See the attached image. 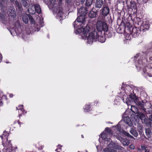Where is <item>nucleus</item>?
Listing matches in <instances>:
<instances>
[{"label": "nucleus", "mask_w": 152, "mask_h": 152, "mask_svg": "<svg viewBox=\"0 0 152 152\" xmlns=\"http://www.w3.org/2000/svg\"><path fill=\"white\" fill-rule=\"evenodd\" d=\"M129 96V97L127 98L125 101L126 103L128 105H131V102H134L139 108L142 109L145 111V110L144 107V103L134 93L133 94L131 93Z\"/></svg>", "instance_id": "nucleus-1"}, {"label": "nucleus", "mask_w": 152, "mask_h": 152, "mask_svg": "<svg viewBox=\"0 0 152 152\" xmlns=\"http://www.w3.org/2000/svg\"><path fill=\"white\" fill-rule=\"evenodd\" d=\"M92 23L88 22L86 25L85 28H84L83 31L84 37L86 38H94L95 33H96L95 31H93L90 32V30L92 27Z\"/></svg>", "instance_id": "nucleus-2"}, {"label": "nucleus", "mask_w": 152, "mask_h": 152, "mask_svg": "<svg viewBox=\"0 0 152 152\" xmlns=\"http://www.w3.org/2000/svg\"><path fill=\"white\" fill-rule=\"evenodd\" d=\"M96 28L99 31H103L107 32L108 30V26L107 23L104 21L98 20L96 24Z\"/></svg>", "instance_id": "nucleus-3"}, {"label": "nucleus", "mask_w": 152, "mask_h": 152, "mask_svg": "<svg viewBox=\"0 0 152 152\" xmlns=\"http://www.w3.org/2000/svg\"><path fill=\"white\" fill-rule=\"evenodd\" d=\"M124 122L130 126H131L133 125L131 121L130 118L128 116L124 117L123 118V120H121L120 121L117 125L118 127V130L119 131H120L121 130V127L120 126L121 124Z\"/></svg>", "instance_id": "nucleus-4"}, {"label": "nucleus", "mask_w": 152, "mask_h": 152, "mask_svg": "<svg viewBox=\"0 0 152 152\" xmlns=\"http://www.w3.org/2000/svg\"><path fill=\"white\" fill-rule=\"evenodd\" d=\"M121 26H122V27H123L124 29H126L129 31H131L132 28V26L130 23L129 22L125 23L123 21L121 22L120 26V27L118 28V30H121Z\"/></svg>", "instance_id": "nucleus-5"}, {"label": "nucleus", "mask_w": 152, "mask_h": 152, "mask_svg": "<svg viewBox=\"0 0 152 152\" xmlns=\"http://www.w3.org/2000/svg\"><path fill=\"white\" fill-rule=\"evenodd\" d=\"M140 31V29L135 26L132 28L131 31H129L130 35H131L133 37L135 38L137 37Z\"/></svg>", "instance_id": "nucleus-6"}, {"label": "nucleus", "mask_w": 152, "mask_h": 152, "mask_svg": "<svg viewBox=\"0 0 152 152\" xmlns=\"http://www.w3.org/2000/svg\"><path fill=\"white\" fill-rule=\"evenodd\" d=\"M76 23L77 22L76 20H75L73 23L74 28L76 29L75 31V33L77 34H78L80 35H81L82 34L83 35V32L84 28H81V27H79L80 26L79 25H77Z\"/></svg>", "instance_id": "nucleus-7"}, {"label": "nucleus", "mask_w": 152, "mask_h": 152, "mask_svg": "<svg viewBox=\"0 0 152 152\" xmlns=\"http://www.w3.org/2000/svg\"><path fill=\"white\" fill-rule=\"evenodd\" d=\"M77 15H81L84 16L87 14L88 12V8L87 7H81L79 8H77Z\"/></svg>", "instance_id": "nucleus-8"}, {"label": "nucleus", "mask_w": 152, "mask_h": 152, "mask_svg": "<svg viewBox=\"0 0 152 152\" xmlns=\"http://www.w3.org/2000/svg\"><path fill=\"white\" fill-rule=\"evenodd\" d=\"M78 15V17L77 18L76 22L79 23V25L82 26L83 27V25H84L86 22L85 16L81 15Z\"/></svg>", "instance_id": "nucleus-9"}, {"label": "nucleus", "mask_w": 152, "mask_h": 152, "mask_svg": "<svg viewBox=\"0 0 152 152\" xmlns=\"http://www.w3.org/2000/svg\"><path fill=\"white\" fill-rule=\"evenodd\" d=\"M101 10V15L104 18L109 14L110 11L109 8L106 6H103Z\"/></svg>", "instance_id": "nucleus-10"}, {"label": "nucleus", "mask_w": 152, "mask_h": 152, "mask_svg": "<svg viewBox=\"0 0 152 152\" xmlns=\"http://www.w3.org/2000/svg\"><path fill=\"white\" fill-rule=\"evenodd\" d=\"M9 15L12 18H14L16 16V12L15 9L12 6L9 7L8 9Z\"/></svg>", "instance_id": "nucleus-11"}, {"label": "nucleus", "mask_w": 152, "mask_h": 152, "mask_svg": "<svg viewBox=\"0 0 152 152\" xmlns=\"http://www.w3.org/2000/svg\"><path fill=\"white\" fill-rule=\"evenodd\" d=\"M87 39V43L89 44H92L94 41H98V42L101 43L104 42L106 40V39Z\"/></svg>", "instance_id": "nucleus-12"}, {"label": "nucleus", "mask_w": 152, "mask_h": 152, "mask_svg": "<svg viewBox=\"0 0 152 152\" xmlns=\"http://www.w3.org/2000/svg\"><path fill=\"white\" fill-rule=\"evenodd\" d=\"M34 7L35 11L33 10L32 12H30L31 11V10H28L29 11V12L31 13L32 14H34L35 13V11H36L38 14H40L41 13V10L40 5L39 4H35L34 5Z\"/></svg>", "instance_id": "nucleus-13"}, {"label": "nucleus", "mask_w": 152, "mask_h": 152, "mask_svg": "<svg viewBox=\"0 0 152 152\" xmlns=\"http://www.w3.org/2000/svg\"><path fill=\"white\" fill-rule=\"evenodd\" d=\"M103 1L102 0H96L95 3V7L97 10L101 8L103 5Z\"/></svg>", "instance_id": "nucleus-14"}, {"label": "nucleus", "mask_w": 152, "mask_h": 152, "mask_svg": "<svg viewBox=\"0 0 152 152\" xmlns=\"http://www.w3.org/2000/svg\"><path fill=\"white\" fill-rule=\"evenodd\" d=\"M143 126L139 124L138 125L137 128L138 132H139L141 136H142V137H144L145 138L147 139V138L145 136L144 134V132L143 130Z\"/></svg>", "instance_id": "nucleus-15"}, {"label": "nucleus", "mask_w": 152, "mask_h": 152, "mask_svg": "<svg viewBox=\"0 0 152 152\" xmlns=\"http://www.w3.org/2000/svg\"><path fill=\"white\" fill-rule=\"evenodd\" d=\"M8 0H0V8L3 11L6 5H7Z\"/></svg>", "instance_id": "nucleus-16"}, {"label": "nucleus", "mask_w": 152, "mask_h": 152, "mask_svg": "<svg viewBox=\"0 0 152 152\" xmlns=\"http://www.w3.org/2000/svg\"><path fill=\"white\" fill-rule=\"evenodd\" d=\"M97 12L98 11L96 10L95 11L93 10L91 11L88 14V17L91 18H95L97 15Z\"/></svg>", "instance_id": "nucleus-17"}, {"label": "nucleus", "mask_w": 152, "mask_h": 152, "mask_svg": "<svg viewBox=\"0 0 152 152\" xmlns=\"http://www.w3.org/2000/svg\"><path fill=\"white\" fill-rule=\"evenodd\" d=\"M13 4L15 3V5L17 9H18L19 11H21L22 10V5L17 0H15Z\"/></svg>", "instance_id": "nucleus-18"}, {"label": "nucleus", "mask_w": 152, "mask_h": 152, "mask_svg": "<svg viewBox=\"0 0 152 152\" xmlns=\"http://www.w3.org/2000/svg\"><path fill=\"white\" fill-rule=\"evenodd\" d=\"M149 24L148 23L144 22L142 23L140 27V28L142 29L143 30H146L149 29Z\"/></svg>", "instance_id": "nucleus-19"}, {"label": "nucleus", "mask_w": 152, "mask_h": 152, "mask_svg": "<svg viewBox=\"0 0 152 152\" xmlns=\"http://www.w3.org/2000/svg\"><path fill=\"white\" fill-rule=\"evenodd\" d=\"M129 132L131 134L135 137H137L138 135V133L136 131L135 128L134 127H132L131 128Z\"/></svg>", "instance_id": "nucleus-20"}, {"label": "nucleus", "mask_w": 152, "mask_h": 152, "mask_svg": "<svg viewBox=\"0 0 152 152\" xmlns=\"http://www.w3.org/2000/svg\"><path fill=\"white\" fill-rule=\"evenodd\" d=\"M144 123L149 127H151L152 122L149 118H144L143 119Z\"/></svg>", "instance_id": "nucleus-21"}, {"label": "nucleus", "mask_w": 152, "mask_h": 152, "mask_svg": "<svg viewBox=\"0 0 152 152\" xmlns=\"http://www.w3.org/2000/svg\"><path fill=\"white\" fill-rule=\"evenodd\" d=\"M94 2V0H86L85 3L86 7H90L93 3Z\"/></svg>", "instance_id": "nucleus-22"}, {"label": "nucleus", "mask_w": 152, "mask_h": 152, "mask_svg": "<svg viewBox=\"0 0 152 152\" xmlns=\"http://www.w3.org/2000/svg\"><path fill=\"white\" fill-rule=\"evenodd\" d=\"M145 133L146 135L148 138H150L151 137V135H152V133L151 129L150 128H145Z\"/></svg>", "instance_id": "nucleus-23"}, {"label": "nucleus", "mask_w": 152, "mask_h": 152, "mask_svg": "<svg viewBox=\"0 0 152 152\" xmlns=\"http://www.w3.org/2000/svg\"><path fill=\"white\" fill-rule=\"evenodd\" d=\"M137 114V116L141 120H142L145 118V115L142 112L138 111Z\"/></svg>", "instance_id": "nucleus-24"}, {"label": "nucleus", "mask_w": 152, "mask_h": 152, "mask_svg": "<svg viewBox=\"0 0 152 152\" xmlns=\"http://www.w3.org/2000/svg\"><path fill=\"white\" fill-rule=\"evenodd\" d=\"M121 142L124 145H128L129 143V140L126 139H122Z\"/></svg>", "instance_id": "nucleus-25"}, {"label": "nucleus", "mask_w": 152, "mask_h": 152, "mask_svg": "<svg viewBox=\"0 0 152 152\" xmlns=\"http://www.w3.org/2000/svg\"><path fill=\"white\" fill-rule=\"evenodd\" d=\"M131 110L134 113L137 114L139 111L138 109L134 106H132L131 109Z\"/></svg>", "instance_id": "nucleus-26"}, {"label": "nucleus", "mask_w": 152, "mask_h": 152, "mask_svg": "<svg viewBox=\"0 0 152 152\" xmlns=\"http://www.w3.org/2000/svg\"><path fill=\"white\" fill-rule=\"evenodd\" d=\"M130 8L132 9H136L137 8V5L135 1H132L130 2Z\"/></svg>", "instance_id": "nucleus-27"}, {"label": "nucleus", "mask_w": 152, "mask_h": 152, "mask_svg": "<svg viewBox=\"0 0 152 152\" xmlns=\"http://www.w3.org/2000/svg\"><path fill=\"white\" fill-rule=\"evenodd\" d=\"M15 31L17 34H20L22 32V30L20 28V26L19 25L18 27H15Z\"/></svg>", "instance_id": "nucleus-28"}, {"label": "nucleus", "mask_w": 152, "mask_h": 152, "mask_svg": "<svg viewBox=\"0 0 152 152\" xmlns=\"http://www.w3.org/2000/svg\"><path fill=\"white\" fill-rule=\"evenodd\" d=\"M123 133L124 135L129 137L131 138H134L129 133L125 131H123Z\"/></svg>", "instance_id": "nucleus-29"}, {"label": "nucleus", "mask_w": 152, "mask_h": 152, "mask_svg": "<svg viewBox=\"0 0 152 152\" xmlns=\"http://www.w3.org/2000/svg\"><path fill=\"white\" fill-rule=\"evenodd\" d=\"M30 22L32 24H34L35 21L31 15H27Z\"/></svg>", "instance_id": "nucleus-30"}, {"label": "nucleus", "mask_w": 152, "mask_h": 152, "mask_svg": "<svg viewBox=\"0 0 152 152\" xmlns=\"http://www.w3.org/2000/svg\"><path fill=\"white\" fill-rule=\"evenodd\" d=\"M23 21L25 23H27L28 22V17L27 15L23 16L22 18Z\"/></svg>", "instance_id": "nucleus-31"}, {"label": "nucleus", "mask_w": 152, "mask_h": 152, "mask_svg": "<svg viewBox=\"0 0 152 152\" xmlns=\"http://www.w3.org/2000/svg\"><path fill=\"white\" fill-rule=\"evenodd\" d=\"M144 108L145 109V111H144L143 109H141L142 110H143L144 111L146 112V113L148 114H152V108H150L148 109L146 111V109L145 108Z\"/></svg>", "instance_id": "nucleus-32"}, {"label": "nucleus", "mask_w": 152, "mask_h": 152, "mask_svg": "<svg viewBox=\"0 0 152 152\" xmlns=\"http://www.w3.org/2000/svg\"><path fill=\"white\" fill-rule=\"evenodd\" d=\"M63 14L64 13L63 12L62 10L61 9H59L58 13V16H59L60 17H61L63 15Z\"/></svg>", "instance_id": "nucleus-33"}, {"label": "nucleus", "mask_w": 152, "mask_h": 152, "mask_svg": "<svg viewBox=\"0 0 152 152\" xmlns=\"http://www.w3.org/2000/svg\"><path fill=\"white\" fill-rule=\"evenodd\" d=\"M101 137L103 140H106V139L107 138V134L105 133H102Z\"/></svg>", "instance_id": "nucleus-34"}, {"label": "nucleus", "mask_w": 152, "mask_h": 152, "mask_svg": "<svg viewBox=\"0 0 152 152\" xmlns=\"http://www.w3.org/2000/svg\"><path fill=\"white\" fill-rule=\"evenodd\" d=\"M113 149L110 148H106L103 149V151L104 152H111Z\"/></svg>", "instance_id": "nucleus-35"}, {"label": "nucleus", "mask_w": 152, "mask_h": 152, "mask_svg": "<svg viewBox=\"0 0 152 152\" xmlns=\"http://www.w3.org/2000/svg\"><path fill=\"white\" fill-rule=\"evenodd\" d=\"M5 19V16L3 14L0 12V20H4Z\"/></svg>", "instance_id": "nucleus-36"}, {"label": "nucleus", "mask_w": 152, "mask_h": 152, "mask_svg": "<svg viewBox=\"0 0 152 152\" xmlns=\"http://www.w3.org/2000/svg\"><path fill=\"white\" fill-rule=\"evenodd\" d=\"M105 131L108 134H112L111 130L108 127H106L105 129Z\"/></svg>", "instance_id": "nucleus-37"}, {"label": "nucleus", "mask_w": 152, "mask_h": 152, "mask_svg": "<svg viewBox=\"0 0 152 152\" xmlns=\"http://www.w3.org/2000/svg\"><path fill=\"white\" fill-rule=\"evenodd\" d=\"M90 105H87L86 106V107L85 108V110H87L88 111H90Z\"/></svg>", "instance_id": "nucleus-38"}, {"label": "nucleus", "mask_w": 152, "mask_h": 152, "mask_svg": "<svg viewBox=\"0 0 152 152\" xmlns=\"http://www.w3.org/2000/svg\"><path fill=\"white\" fill-rule=\"evenodd\" d=\"M142 62L141 61H138V63L139 64L138 65L139 68V69H140L143 66V64H140Z\"/></svg>", "instance_id": "nucleus-39"}, {"label": "nucleus", "mask_w": 152, "mask_h": 152, "mask_svg": "<svg viewBox=\"0 0 152 152\" xmlns=\"http://www.w3.org/2000/svg\"><path fill=\"white\" fill-rule=\"evenodd\" d=\"M148 54L150 56L149 58V60L151 61H152V52H149Z\"/></svg>", "instance_id": "nucleus-40"}, {"label": "nucleus", "mask_w": 152, "mask_h": 152, "mask_svg": "<svg viewBox=\"0 0 152 152\" xmlns=\"http://www.w3.org/2000/svg\"><path fill=\"white\" fill-rule=\"evenodd\" d=\"M114 145L113 143L112 142L110 143L109 145V146L111 148H114Z\"/></svg>", "instance_id": "nucleus-41"}, {"label": "nucleus", "mask_w": 152, "mask_h": 152, "mask_svg": "<svg viewBox=\"0 0 152 152\" xmlns=\"http://www.w3.org/2000/svg\"><path fill=\"white\" fill-rule=\"evenodd\" d=\"M23 105H20L18 106V107L19 108L18 110H20L22 111V110H23Z\"/></svg>", "instance_id": "nucleus-42"}, {"label": "nucleus", "mask_w": 152, "mask_h": 152, "mask_svg": "<svg viewBox=\"0 0 152 152\" xmlns=\"http://www.w3.org/2000/svg\"><path fill=\"white\" fill-rule=\"evenodd\" d=\"M129 148L130 149H133L134 148V145L131 144L130 145Z\"/></svg>", "instance_id": "nucleus-43"}, {"label": "nucleus", "mask_w": 152, "mask_h": 152, "mask_svg": "<svg viewBox=\"0 0 152 152\" xmlns=\"http://www.w3.org/2000/svg\"><path fill=\"white\" fill-rule=\"evenodd\" d=\"M149 118L151 121H152V114L149 116Z\"/></svg>", "instance_id": "nucleus-44"}, {"label": "nucleus", "mask_w": 152, "mask_h": 152, "mask_svg": "<svg viewBox=\"0 0 152 152\" xmlns=\"http://www.w3.org/2000/svg\"><path fill=\"white\" fill-rule=\"evenodd\" d=\"M52 4V2L51 1V3H50V5H52L51 6V7H52V9H53L54 8V5H53V4Z\"/></svg>", "instance_id": "nucleus-45"}, {"label": "nucleus", "mask_w": 152, "mask_h": 152, "mask_svg": "<svg viewBox=\"0 0 152 152\" xmlns=\"http://www.w3.org/2000/svg\"><path fill=\"white\" fill-rule=\"evenodd\" d=\"M141 148L142 149V150H145L146 149V148L144 147V146H141Z\"/></svg>", "instance_id": "nucleus-46"}, {"label": "nucleus", "mask_w": 152, "mask_h": 152, "mask_svg": "<svg viewBox=\"0 0 152 152\" xmlns=\"http://www.w3.org/2000/svg\"><path fill=\"white\" fill-rule=\"evenodd\" d=\"M86 0H80V2L82 4H83L85 1Z\"/></svg>", "instance_id": "nucleus-47"}, {"label": "nucleus", "mask_w": 152, "mask_h": 152, "mask_svg": "<svg viewBox=\"0 0 152 152\" xmlns=\"http://www.w3.org/2000/svg\"><path fill=\"white\" fill-rule=\"evenodd\" d=\"M139 56V54H136V56H135V58H137Z\"/></svg>", "instance_id": "nucleus-48"}, {"label": "nucleus", "mask_w": 152, "mask_h": 152, "mask_svg": "<svg viewBox=\"0 0 152 152\" xmlns=\"http://www.w3.org/2000/svg\"><path fill=\"white\" fill-rule=\"evenodd\" d=\"M13 94H10L9 95V96L10 97L12 98L13 96Z\"/></svg>", "instance_id": "nucleus-49"}, {"label": "nucleus", "mask_w": 152, "mask_h": 152, "mask_svg": "<svg viewBox=\"0 0 152 152\" xmlns=\"http://www.w3.org/2000/svg\"><path fill=\"white\" fill-rule=\"evenodd\" d=\"M10 2L11 3H14L15 1V0H10Z\"/></svg>", "instance_id": "nucleus-50"}, {"label": "nucleus", "mask_w": 152, "mask_h": 152, "mask_svg": "<svg viewBox=\"0 0 152 152\" xmlns=\"http://www.w3.org/2000/svg\"><path fill=\"white\" fill-rule=\"evenodd\" d=\"M150 67L152 69V63H151V64H150Z\"/></svg>", "instance_id": "nucleus-51"}, {"label": "nucleus", "mask_w": 152, "mask_h": 152, "mask_svg": "<svg viewBox=\"0 0 152 152\" xmlns=\"http://www.w3.org/2000/svg\"><path fill=\"white\" fill-rule=\"evenodd\" d=\"M145 152H150L148 150V149H146L145 150Z\"/></svg>", "instance_id": "nucleus-52"}, {"label": "nucleus", "mask_w": 152, "mask_h": 152, "mask_svg": "<svg viewBox=\"0 0 152 152\" xmlns=\"http://www.w3.org/2000/svg\"><path fill=\"white\" fill-rule=\"evenodd\" d=\"M69 0H67L66 1V2L67 4H69Z\"/></svg>", "instance_id": "nucleus-53"}, {"label": "nucleus", "mask_w": 152, "mask_h": 152, "mask_svg": "<svg viewBox=\"0 0 152 152\" xmlns=\"http://www.w3.org/2000/svg\"><path fill=\"white\" fill-rule=\"evenodd\" d=\"M128 40V39H125L124 41V42H126V41L127 40Z\"/></svg>", "instance_id": "nucleus-54"}, {"label": "nucleus", "mask_w": 152, "mask_h": 152, "mask_svg": "<svg viewBox=\"0 0 152 152\" xmlns=\"http://www.w3.org/2000/svg\"><path fill=\"white\" fill-rule=\"evenodd\" d=\"M18 124H19L20 125V122L19 121H18Z\"/></svg>", "instance_id": "nucleus-55"}, {"label": "nucleus", "mask_w": 152, "mask_h": 152, "mask_svg": "<svg viewBox=\"0 0 152 152\" xmlns=\"http://www.w3.org/2000/svg\"><path fill=\"white\" fill-rule=\"evenodd\" d=\"M5 133H7L6 132H4L3 135H5Z\"/></svg>", "instance_id": "nucleus-56"}, {"label": "nucleus", "mask_w": 152, "mask_h": 152, "mask_svg": "<svg viewBox=\"0 0 152 152\" xmlns=\"http://www.w3.org/2000/svg\"><path fill=\"white\" fill-rule=\"evenodd\" d=\"M148 75L150 77L152 76V75H151L150 74L149 75L148 74Z\"/></svg>", "instance_id": "nucleus-57"}, {"label": "nucleus", "mask_w": 152, "mask_h": 152, "mask_svg": "<svg viewBox=\"0 0 152 152\" xmlns=\"http://www.w3.org/2000/svg\"><path fill=\"white\" fill-rule=\"evenodd\" d=\"M81 136H82V138H83L84 137L83 136V135H81Z\"/></svg>", "instance_id": "nucleus-58"}, {"label": "nucleus", "mask_w": 152, "mask_h": 152, "mask_svg": "<svg viewBox=\"0 0 152 152\" xmlns=\"http://www.w3.org/2000/svg\"><path fill=\"white\" fill-rule=\"evenodd\" d=\"M136 67H137V66H136Z\"/></svg>", "instance_id": "nucleus-59"}, {"label": "nucleus", "mask_w": 152, "mask_h": 152, "mask_svg": "<svg viewBox=\"0 0 152 152\" xmlns=\"http://www.w3.org/2000/svg\"><path fill=\"white\" fill-rule=\"evenodd\" d=\"M119 33H121V32H119Z\"/></svg>", "instance_id": "nucleus-60"}, {"label": "nucleus", "mask_w": 152, "mask_h": 152, "mask_svg": "<svg viewBox=\"0 0 152 152\" xmlns=\"http://www.w3.org/2000/svg\"><path fill=\"white\" fill-rule=\"evenodd\" d=\"M1 137H2V136H1Z\"/></svg>", "instance_id": "nucleus-61"}, {"label": "nucleus", "mask_w": 152, "mask_h": 152, "mask_svg": "<svg viewBox=\"0 0 152 152\" xmlns=\"http://www.w3.org/2000/svg\"><path fill=\"white\" fill-rule=\"evenodd\" d=\"M16 108H17V109H18L17 107H16Z\"/></svg>", "instance_id": "nucleus-62"}, {"label": "nucleus", "mask_w": 152, "mask_h": 152, "mask_svg": "<svg viewBox=\"0 0 152 152\" xmlns=\"http://www.w3.org/2000/svg\"><path fill=\"white\" fill-rule=\"evenodd\" d=\"M62 0H59L60 1H61Z\"/></svg>", "instance_id": "nucleus-63"}]
</instances>
